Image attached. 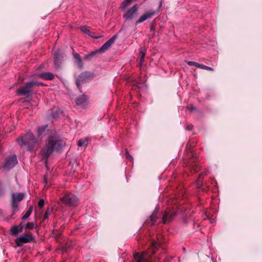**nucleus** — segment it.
<instances>
[{
	"label": "nucleus",
	"instance_id": "nucleus-9",
	"mask_svg": "<svg viewBox=\"0 0 262 262\" xmlns=\"http://www.w3.org/2000/svg\"><path fill=\"white\" fill-rule=\"evenodd\" d=\"M61 200L66 205L69 206H76L78 203V198L73 194L69 193L61 198Z\"/></svg>",
	"mask_w": 262,
	"mask_h": 262
},
{
	"label": "nucleus",
	"instance_id": "nucleus-42",
	"mask_svg": "<svg viewBox=\"0 0 262 262\" xmlns=\"http://www.w3.org/2000/svg\"><path fill=\"white\" fill-rule=\"evenodd\" d=\"M142 74L144 76H146V73H145V74Z\"/></svg>",
	"mask_w": 262,
	"mask_h": 262
},
{
	"label": "nucleus",
	"instance_id": "nucleus-19",
	"mask_svg": "<svg viewBox=\"0 0 262 262\" xmlns=\"http://www.w3.org/2000/svg\"><path fill=\"white\" fill-rule=\"evenodd\" d=\"M189 156L190 158V162L193 163L196 162L198 159V155H197L196 153L194 152L192 150H191Z\"/></svg>",
	"mask_w": 262,
	"mask_h": 262
},
{
	"label": "nucleus",
	"instance_id": "nucleus-32",
	"mask_svg": "<svg viewBox=\"0 0 262 262\" xmlns=\"http://www.w3.org/2000/svg\"><path fill=\"white\" fill-rule=\"evenodd\" d=\"M187 64L190 66H195L196 68H199L200 63L195 61H188Z\"/></svg>",
	"mask_w": 262,
	"mask_h": 262
},
{
	"label": "nucleus",
	"instance_id": "nucleus-6",
	"mask_svg": "<svg viewBox=\"0 0 262 262\" xmlns=\"http://www.w3.org/2000/svg\"><path fill=\"white\" fill-rule=\"evenodd\" d=\"M25 194L23 193H12L10 205L12 209V214H14L18 210V203L24 199Z\"/></svg>",
	"mask_w": 262,
	"mask_h": 262
},
{
	"label": "nucleus",
	"instance_id": "nucleus-1",
	"mask_svg": "<svg viewBox=\"0 0 262 262\" xmlns=\"http://www.w3.org/2000/svg\"><path fill=\"white\" fill-rule=\"evenodd\" d=\"M64 145L65 142L57 135L50 136L46 142V148L42 149L41 152L42 158L45 159V163H47L48 158L54 151H59Z\"/></svg>",
	"mask_w": 262,
	"mask_h": 262
},
{
	"label": "nucleus",
	"instance_id": "nucleus-17",
	"mask_svg": "<svg viewBox=\"0 0 262 262\" xmlns=\"http://www.w3.org/2000/svg\"><path fill=\"white\" fill-rule=\"evenodd\" d=\"M73 56L75 59V63L79 69H82L83 67V64L80 58V55L78 53H73Z\"/></svg>",
	"mask_w": 262,
	"mask_h": 262
},
{
	"label": "nucleus",
	"instance_id": "nucleus-10",
	"mask_svg": "<svg viewBox=\"0 0 262 262\" xmlns=\"http://www.w3.org/2000/svg\"><path fill=\"white\" fill-rule=\"evenodd\" d=\"M150 246L148 245V262H152V257L151 258L150 255L155 254L156 251L160 247V244L157 242L152 240L150 244Z\"/></svg>",
	"mask_w": 262,
	"mask_h": 262
},
{
	"label": "nucleus",
	"instance_id": "nucleus-39",
	"mask_svg": "<svg viewBox=\"0 0 262 262\" xmlns=\"http://www.w3.org/2000/svg\"><path fill=\"white\" fill-rule=\"evenodd\" d=\"M155 26L154 24H151L150 27V31L154 32L155 31Z\"/></svg>",
	"mask_w": 262,
	"mask_h": 262
},
{
	"label": "nucleus",
	"instance_id": "nucleus-11",
	"mask_svg": "<svg viewBox=\"0 0 262 262\" xmlns=\"http://www.w3.org/2000/svg\"><path fill=\"white\" fill-rule=\"evenodd\" d=\"M137 11L138 6L137 5H135L126 11V12L124 14L123 17L127 20H132L137 15Z\"/></svg>",
	"mask_w": 262,
	"mask_h": 262
},
{
	"label": "nucleus",
	"instance_id": "nucleus-12",
	"mask_svg": "<svg viewBox=\"0 0 262 262\" xmlns=\"http://www.w3.org/2000/svg\"><path fill=\"white\" fill-rule=\"evenodd\" d=\"M17 163V160L15 155H13L8 159L4 163V167L6 168L10 169L13 168Z\"/></svg>",
	"mask_w": 262,
	"mask_h": 262
},
{
	"label": "nucleus",
	"instance_id": "nucleus-28",
	"mask_svg": "<svg viewBox=\"0 0 262 262\" xmlns=\"http://www.w3.org/2000/svg\"><path fill=\"white\" fill-rule=\"evenodd\" d=\"M80 30L84 33L88 34L90 36H91V31H90L88 29V28L85 26H82L80 28Z\"/></svg>",
	"mask_w": 262,
	"mask_h": 262
},
{
	"label": "nucleus",
	"instance_id": "nucleus-40",
	"mask_svg": "<svg viewBox=\"0 0 262 262\" xmlns=\"http://www.w3.org/2000/svg\"><path fill=\"white\" fill-rule=\"evenodd\" d=\"M32 211H33V206H30V207H29V208H28V209L27 211H28V212H29V211H30V212L32 213Z\"/></svg>",
	"mask_w": 262,
	"mask_h": 262
},
{
	"label": "nucleus",
	"instance_id": "nucleus-29",
	"mask_svg": "<svg viewBox=\"0 0 262 262\" xmlns=\"http://www.w3.org/2000/svg\"><path fill=\"white\" fill-rule=\"evenodd\" d=\"M125 158L127 160H128L132 162L134 161L133 157L130 155L127 149H125Z\"/></svg>",
	"mask_w": 262,
	"mask_h": 262
},
{
	"label": "nucleus",
	"instance_id": "nucleus-23",
	"mask_svg": "<svg viewBox=\"0 0 262 262\" xmlns=\"http://www.w3.org/2000/svg\"><path fill=\"white\" fill-rule=\"evenodd\" d=\"M19 232L16 226H12L10 230V233L12 235H16Z\"/></svg>",
	"mask_w": 262,
	"mask_h": 262
},
{
	"label": "nucleus",
	"instance_id": "nucleus-38",
	"mask_svg": "<svg viewBox=\"0 0 262 262\" xmlns=\"http://www.w3.org/2000/svg\"><path fill=\"white\" fill-rule=\"evenodd\" d=\"M188 109L190 111H195L196 110V108L193 105H191Z\"/></svg>",
	"mask_w": 262,
	"mask_h": 262
},
{
	"label": "nucleus",
	"instance_id": "nucleus-35",
	"mask_svg": "<svg viewBox=\"0 0 262 262\" xmlns=\"http://www.w3.org/2000/svg\"><path fill=\"white\" fill-rule=\"evenodd\" d=\"M45 204V201L43 199H40L39 202H38V207L39 208H41Z\"/></svg>",
	"mask_w": 262,
	"mask_h": 262
},
{
	"label": "nucleus",
	"instance_id": "nucleus-18",
	"mask_svg": "<svg viewBox=\"0 0 262 262\" xmlns=\"http://www.w3.org/2000/svg\"><path fill=\"white\" fill-rule=\"evenodd\" d=\"M38 76L42 79L46 80H52L54 78V75L50 72L42 73L39 74Z\"/></svg>",
	"mask_w": 262,
	"mask_h": 262
},
{
	"label": "nucleus",
	"instance_id": "nucleus-24",
	"mask_svg": "<svg viewBox=\"0 0 262 262\" xmlns=\"http://www.w3.org/2000/svg\"><path fill=\"white\" fill-rule=\"evenodd\" d=\"M205 174H206V173H204L203 172H202V173H200V175L199 176V177H198V179L197 180V184L196 185H197V187L200 188H202V182L201 180Z\"/></svg>",
	"mask_w": 262,
	"mask_h": 262
},
{
	"label": "nucleus",
	"instance_id": "nucleus-34",
	"mask_svg": "<svg viewBox=\"0 0 262 262\" xmlns=\"http://www.w3.org/2000/svg\"><path fill=\"white\" fill-rule=\"evenodd\" d=\"M31 214V213L27 211V212L25 213V215L21 217V219L23 220H25L27 218H28L30 215Z\"/></svg>",
	"mask_w": 262,
	"mask_h": 262
},
{
	"label": "nucleus",
	"instance_id": "nucleus-20",
	"mask_svg": "<svg viewBox=\"0 0 262 262\" xmlns=\"http://www.w3.org/2000/svg\"><path fill=\"white\" fill-rule=\"evenodd\" d=\"M133 0H124L121 3L120 8L123 10H125L128 6L132 4Z\"/></svg>",
	"mask_w": 262,
	"mask_h": 262
},
{
	"label": "nucleus",
	"instance_id": "nucleus-7",
	"mask_svg": "<svg viewBox=\"0 0 262 262\" xmlns=\"http://www.w3.org/2000/svg\"><path fill=\"white\" fill-rule=\"evenodd\" d=\"M94 76V74L91 72L85 71L81 73L76 80V83L78 89L80 90V85L89 81Z\"/></svg>",
	"mask_w": 262,
	"mask_h": 262
},
{
	"label": "nucleus",
	"instance_id": "nucleus-44",
	"mask_svg": "<svg viewBox=\"0 0 262 262\" xmlns=\"http://www.w3.org/2000/svg\"><path fill=\"white\" fill-rule=\"evenodd\" d=\"M198 227H199V224H197Z\"/></svg>",
	"mask_w": 262,
	"mask_h": 262
},
{
	"label": "nucleus",
	"instance_id": "nucleus-13",
	"mask_svg": "<svg viewBox=\"0 0 262 262\" xmlns=\"http://www.w3.org/2000/svg\"><path fill=\"white\" fill-rule=\"evenodd\" d=\"M62 58V56L59 53V52H55L54 53V61L55 69H57L59 68Z\"/></svg>",
	"mask_w": 262,
	"mask_h": 262
},
{
	"label": "nucleus",
	"instance_id": "nucleus-8",
	"mask_svg": "<svg viewBox=\"0 0 262 262\" xmlns=\"http://www.w3.org/2000/svg\"><path fill=\"white\" fill-rule=\"evenodd\" d=\"M34 236L30 232L24 233L19 237L15 238V242L17 246H21L24 244L30 243L34 240Z\"/></svg>",
	"mask_w": 262,
	"mask_h": 262
},
{
	"label": "nucleus",
	"instance_id": "nucleus-14",
	"mask_svg": "<svg viewBox=\"0 0 262 262\" xmlns=\"http://www.w3.org/2000/svg\"><path fill=\"white\" fill-rule=\"evenodd\" d=\"M146 53V49L145 48H141L140 52L138 54V58L140 59V62L139 63V66L140 68L143 66V62L144 61V57Z\"/></svg>",
	"mask_w": 262,
	"mask_h": 262
},
{
	"label": "nucleus",
	"instance_id": "nucleus-33",
	"mask_svg": "<svg viewBox=\"0 0 262 262\" xmlns=\"http://www.w3.org/2000/svg\"><path fill=\"white\" fill-rule=\"evenodd\" d=\"M16 226L18 227V230L20 232H23L24 229L25 228V226L23 223H20L18 226Z\"/></svg>",
	"mask_w": 262,
	"mask_h": 262
},
{
	"label": "nucleus",
	"instance_id": "nucleus-37",
	"mask_svg": "<svg viewBox=\"0 0 262 262\" xmlns=\"http://www.w3.org/2000/svg\"><path fill=\"white\" fill-rule=\"evenodd\" d=\"M193 128V125L192 124H189L186 127V129L188 131L192 130Z\"/></svg>",
	"mask_w": 262,
	"mask_h": 262
},
{
	"label": "nucleus",
	"instance_id": "nucleus-31",
	"mask_svg": "<svg viewBox=\"0 0 262 262\" xmlns=\"http://www.w3.org/2000/svg\"><path fill=\"white\" fill-rule=\"evenodd\" d=\"M51 212H52V209H50L49 208L47 209L44 215H43V220H46V219H47L49 217V215L50 214H51Z\"/></svg>",
	"mask_w": 262,
	"mask_h": 262
},
{
	"label": "nucleus",
	"instance_id": "nucleus-22",
	"mask_svg": "<svg viewBox=\"0 0 262 262\" xmlns=\"http://www.w3.org/2000/svg\"><path fill=\"white\" fill-rule=\"evenodd\" d=\"M162 6V2H160L159 7L156 11H152L151 10H148V18L151 17L156 13H159L161 11V7Z\"/></svg>",
	"mask_w": 262,
	"mask_h": 262
},
{
	"label": "nucleus",
	"instance_id": "nucleus-15",
	"mask_svg": "<svg viewBox=\"0 0 262 262\" xmlns=\"http://www.w3.org/2000/svg\"><path fill=\"white\" fill-rule=\"evenodd\" d=\"M76 104L81 107L84 106L86 104V98L84 95L78 96L76 100Z\"/></svg>",
	"mask_w": 262,
	"mask_h": 262
},
{
	"label": "nucleus",
	"instance_id": "nucleus-27",
	"mask_svg": "<svg viewBox=\"0 0 262 262\" xmlns=\"http://www.w3.org/2000/svg\"><path fill=\"white\" fill-rule=\"evenodd\" d=\"M198 68L204 69V70H209V71H214V69L213 68L210 67H208L207 66H205L204 64H200V63L199 64Z\"/></svg>",
	"mask_w": 262,
	"mask_h": 262
},
{
	"label": "nucleus",
	"instance_id": "nucleus-43",
	"mask_svg": "<svg viewBox=\"0 0 262 262\" xmlns=\"http://www.w3.org/2000/svg\"><path fill=\"white\" fill-rule=\"evenodd\" d=\"M100 37H101V36L97 37H96V38H100Z\"/></svg>",
	"mask_w": 262,
	"mask_h": 262
},
{
	"label": "nucleus",
	"instance_id": "nucleus-25",
	"mask_svg": "<svg viewBox=\"0 0 262 262\" xmlns=\"http://www.w3.org/2000/svg\"><path fill=\"white\" fill-rule=\"evenodd\" d=\"M147 19V12H145L139 19L136 21V24H138L143 22Z\"/></svg>",
	"mask_w": 262,
	"mask_h": 262
},
{
	"label": "nucleus",
	"instance_id": "nucleus-30",
	"mask_svg": "<svg viewBox=\"0 0 262 262\" xmlns=\"http://www.w3.org/2000/svg\"><path fill=\"white\" fill-rule=\"evenodd\" d=\"M35 228V224L32 222L28 223L25 226V229L33 230Z\"/></svg>",
	"mask_w": 262,
	"mask_h": 262
},
{
	"label": "nucleus",
	"instance_id": "nucleus-16",
	"mask_svg": "<svg viewBox=\"0 0 262 262\" xmlns=\"http://www.w3.org/2000/svg\"><path fill=\"white\" fill-rule=\"evenodd\" d=\"M136 262H147L146 255L144 253H135L134 255Z\"/></svg>",
	"mask_w": 262,
	"mask_h": 262
},
{
	"label": "nucleus",
	"instance_id": "nucleus-45",
	"mask_svg": "<svg viewBox=\"0 0 262 262\" xmlns=\"http://www.w3.org/2000/svg\"><path fill=\"white\" fill-rule=\"evenodd\" d=\"M0 212H2V210L0 209Z\"/></svg>",
	"mask_w": 262,
	"mask_h": 262
},
{
	"label": "nucleus",
	"instance_id": "nucleus-3",
	"mask_svg": "<svg viewBox=\"0 0 262 262\" xmlns=\"http://www.w3.org/2000/svg\"><path fill=\"white\" fill-rule=\"evenodd\" d=\"M17 141L21 147H25L29 151H33L37 143V139L31 132H28L19 138Z\"/></svg>",
	"mask_w": 262,
	"mask_h": 262
},
{
	"label": "nucleus",
	"instance_id": "nucleus-4",
	"mask_svg": "<svg viewBox=\"0 0 262 262\" xmlns=\"http://www.w3.org/2000/svg\"><path fill=\"white\" fill-rule=\"evenodd\" d=\"M117 37V36L116 35H114L106 42H105L98 50H97L96 51H93L89 54H86L84 57V60H91L92 59V58L96 55L97 53L105 52L114 43Z\"/></svg>",
	"mask_w": 262,
	"mask_h": 262
},
{
	"label": "nucleus",
	"instance_id": "nucleus-41",
	"mask_svg": "<svg viewBox=\"0 0 262 262\" xmlns=\"http://www.w3.org/2000/svg\"><path fill=\"white\" fill-rule=\"evenodd\" d=\"M44 181H45L46 183H47V180H46V178H45V179H44Z\"/></svg>",
	"mask_w": 262,
	"mask_h": 262
},
{
	"label": "nucleus",
	"instance_id": "nucleus-5",
	"mask_svg": "<svg viewBox=\"0 0 262 262\" xmlns=\"http://www.w3.org/2000/svg\"><path fill=\"white\" fill-rule=\"evenodd\" d=\"M42 84V82H37L36 80L26 82L24 86L17 90V94L18 96H25L28 97L30 96L31 92H32L34 86Z\"/></svg>",
	"mask_w": 262,
	"mask_h": 262
},
{
	"label": "nucleus",
	"instance_id": "nucleus-21",
	"mask_svg": "<svg viewBox=\"0 0 262 262\" xmlns=\"http://www.w3.org/2000/svg\"><path fill=\"white\" fill-rule=\"evenodd\" d=\"M47 127V125H42L41 126H38L36 128V132L37 133V135L38 136H41L43 133L45 132V130L46 129Z\"/></svg>",
	"mask_w": 262,
	"mask_h": 262
},
{
	"label": "nucleus",
	"instance_id": "nucleus-36",
	"mask_svg": "<svg viewBox=\"0 0 262 262\" xmlns=\"http://www.w3.org/2000/svg\"><path fill=\"white\" fill-rule=\"evenodd\" d=\"M140 82L138 83V86L139 88H141L142 86L141 84L144 83V82L146 81V80H144V79H142L141 78V77H140Z\"/></svg>",
	"mask_w": 262,
	"mask_h": 262
},
{
	"label": "nucleus",
	"instance_id": "nucleus-2",
	"mask_svg": "<svg viewBox=\"0 0 262 262\" xmlns=\"http://www.w3.org/2000/svg\"><path fill=\"white\" fill-rule=\"evenodd\" d=\"M160 207L157 205L150 215L148 216V225L151 223V225L156 224L162 223L166 224L172 222L177 215V212L173 211H165L162 214L159 210Z\"/></svg>",
	"mask_w": 262,
	"mask_h": 262
},
{
	"label": "nucleus",
	"instance_id": "nucleus-26",
	"mask_svg": "<svg viewBox=\"0 0 262 262\" xmlns=\"http://www.w3.org/2000/svg\"><path fill=\"white\" fill-rule=\"evenodd\" d=\"M87 144V140L83 139H80L77 143V145L78 146H86Z\"/></svg>",
	"mask_w": 262,
	"mask_h": 262
}]
</instances>
